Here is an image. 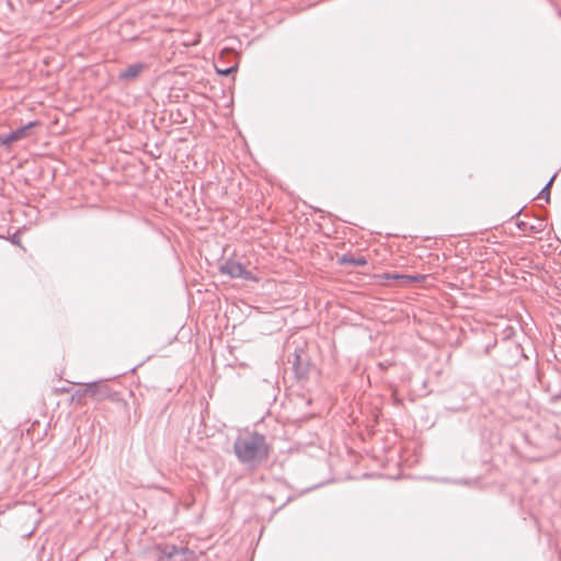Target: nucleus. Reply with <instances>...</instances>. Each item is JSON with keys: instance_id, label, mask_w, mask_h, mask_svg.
<instances>
[{"instance_id": "1", "label": "nucleus", "mask_w": 561, "mask_h": 561, "mask_svg": "<svg viewBox=\"0 0 561 561\" xmlns=\"http://www.w3.org/2000/svg\"><path fill=\"white\" fill-rule=\"evenodd\" d=\"M233 450L238 460L248 468H256L267 459L270 453L265 436L257 432L239 435Z\"/></svg>"}, {"instance_id": "2", "label": "nucleus", "mask_w": 561, "mask_h": 561, "mask_svg": "<svg viewBox=\"0 0 561 561\" xmlns=\"http://www.w3.org/2000/svg\"><path fill=\"white\" fill-rule=\"evenodd\" d=\"M221 274L228 275L231 278H242L245 280H254L253 274L248 271L240 262L228 259L219 267Z\"/></svg>"}, {"instance_id": "3", "label": "nucleus", "mask_w": 561, "mask_h": 561, "mask_svg": "<svg viewBox=\"0 0 561 561\" xmlns=\"http://www.w3.org/2000/svg\"><path fill=\"white\" fill-rule=\"evenodd\" d=\"M38 125V121H32V122H28L26 125L20 127V128H16L15 130L9 133V134H5V135H0V144L2 146H10L12 142H15V141H19V140H22L24 138H26L28 136V131L31 128L35 127Z\"/></svg>"}, {"instance_id": "4", "label": "nucleus", "mask_w": 561, "mask_h": 561, "mask_svg": "<svg viewBox=\"0 0 561 561\" xmlns=\"http://www.w3.org/2000/svg\"><path fill=\"white\" fill-rule=\"evenodd\" d=\"M80 393L83 396H90L98 401H102L111 396V390L103 381H93L85 383Z\"/></svg>"}, {"instance_id": "5", "label": "nucleus", "mask_w": 561, "mask_h": 561, "mask_svg": "<svg viewBox=\"0 0 561 561\" xmlns=\"http://www.w3.org/2000/svg\"><path fill=\"white\" fill-rule=\"evenodd\" d=\"M146 65L142 62H136L129 65L126 69L122 70L117 75V79L121 82H129L137 79L140 73L145 70Z\"/></svg>"}, {"instance_id": "6", "label": "nucleus", "mask_w": 561, "mask_h": 561, "mask_svg": "<svg viewBox=\"0 0 561 561\" xmlns=\"http://www.w3.org/2000/svg\"><path fill=\"white\" fill-rule=\"evenodd\" d=\"M152 553L157 561H163L171 559L179 554V548L175 545L164 543V545H157Z\"/></svg>"}, {"instance_id": "7", "label": "nucleus", "mask_w": 561, "mask_h": 561, "mask_svg": "<svg viewBox=\"0 0 561 561\" xmlns=\"http://www.w3.org/2000/svg\"><path fill=\"white\" fill-rule=\"evenodd\" d=\"M341 264H351L355 266H364L367 264V260L364 256L353 257L352 255L344 254L340 257Z\"/></svg>"}, {"instance_id": "8", "label": "nucleus", "mask_w": 561, "mask_h": 561, "mask_svg": "<svg viewBox=\"0 0 561 561\" xmlns=\"http://www.w3.org/2000/svg\"><path fill=\"white\" fill-rule=\"evenodd\" d=\"M556 179V174L548 181V183L542 187V190L538 194V198H546V202L550 199V187L552 185L553 180Z\"/></svg>"}, {"instance_id": "9", "label": "nucleus", "mask_w": 561, "mask_h": 561, "mask_svg": "<svg viewBox=\"0 0 561 561\" xmlns=\"http://www.w3.org/2000/svg\"><path fill=\"white\" fill-rule=\"evenodd\" d=\"M178 556H181L180 561H188V560L194 559L195 552L193 550L188 549L187 547H181V548H179Z\"/></svg>"}, {"instance_id": "10", "label": "nucleus", "mask_w": 561, "mask_h": 561, "mask_svg": "<svg viewBox=\"0 0 561 561\" xmlns=\"http://www.w3.org/2000/svg\"><path fill=\"white\" fill-rule=\"evenodd\" d=\"M381 278L383 279H393V280H405L407 282V275L404 274H391V273H385L382 274Z\"/></svg>"}, {"instance_id": "11", "label": "nucleus", "mask_w": 561, "mask_h": 561, "mask_svg": "<svg viewBox=\"0 0 561 561\" xmlns=\"http://www.w3.org/2000/svg\"><path fill=\"white\" fill-rule=\"evenodd\" d=\"M426 276L422 274L407 275V282L420 283L425 280Z\"/></svg>"}, {"instance_id": "12", "label": "nucleus", "mask_w": 561, "mask_h": 561, "mask_svg": "<svg viewBox=\"0 0 561 561\" xmlns=\"http://www.w3.org/2000/svg\"><path fill=\"white\" fill-rule=\"evenodd\" d=\"M236 70H237V66H232V67H229V68H226V69H220V68L216 67L217 73H219L221 76H229L232 72H234Z\"/></svg>"}, {"instance_id": "13", "label": "nucleus", "mask_w": 561, "mask_h": 561, "mask_svg": "<svg viewBox=\"0 0 561 561\" xmlns=\"http://www.w3.org/2000/svg\"><path fill=\"white\" fill-rule=\"evenodd\" d=\"M542 226H543V225H542V222H541V221H539V222H538V226H531L530 228H531L533 230H535V231H541V230H542Z\"/></svg>"}]
</instances>
